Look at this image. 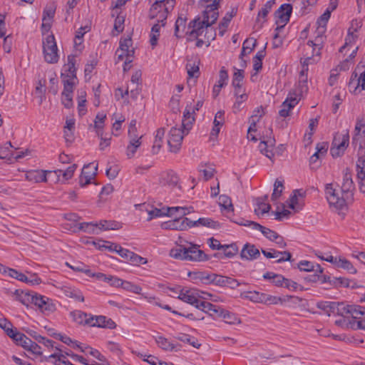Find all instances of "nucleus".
<instances>
[{"instance_id": "nucleus-1", "label": "nucleus", "mask_w": 365, "mask_h": 365, "mask_svg": "<svg viewBox=\"0 0 365 365\" xmlns=\"http://www.w3.org/2000/svg\"><path fill=\"white\" fill-rule=\"evenodd\" d=\"M202 1L210 3L205 6V10L202 11V20L200 16L195 17L188 24V29L191 30L186 33L195 38L202 34L205 29H207L215 24L219 16L218 8L220 0H202Z\"/></svg>"}, {"instance_id": "nucleus-2", "label": "nucleus", "mask_w": 365, "mask_h": 365, "mask_svg": "<svg viewBox=\"0 0 365 365\" xmlns=\"http://www.w3.org/2000/svg\"><path fill=\"white\" fill-rule=\"evenodd\" d=\"M324 192L329 205L336 210H342L349 202L333 183L326 184Z\"/></svg>"}, {"instance_id": "nucleus-3", "label": "nucleus", "mask_w": 365, "mask_h": 365, "mask_svg": "<svg viewBox=\"0 0 365 365\" xmlns=\"http://www.w3.org/2000/svg\"><path fill=\"white\" fill-rule=\"evenodd\" d=\"M128 137L129 144L127 146L126 154L129 158L134 156L137 149L140 146V139L143 135H139L138 133L137 121L132 120L128 126Z\"/></svg>"}, {"instance_id": "nucleus-4", "label": "nucleus", "mask_w": 365, "mask_h": 365, "mask_svg": "<svg viewBox=\"0 0 365 365\" xmlns=\"http://www.w3.org/2000/svg\"><path fill=\"white\" fill-rule=\"evenodd\" d=\"M58 48L53 34L48 35L43 40V53L44 59L49 63H56L58 61Z\"/></svg>"}, {"instance_id": "nucleus-5", "label": "nucleus", "mask_w": 365, "mask_h": 365, "mask_svg": "<svg viewBox=\"0 0 365 365\" xmlns=\"http://www.w3.org/2000/svg\"><path fill=\"white\" fill-rule=\"evenodd\" d=\"M338 313L342 316L344 314H349L351 315L352 320L349 321L350 327L351 323L365 320V307L359 305H344L343 303L339 304Z\"/></svg>"}, {"instance_id": "nucleus-6", "label": "nucleus", "mask_w": 365, "mask_h": 365, "mask_svg": "<svg viewBox=\"0 0 365 365\" xmlns=\"http://www.w3.org/2000/svg\"><path fill=\"white\" fill-rule=\"evenodd\" d=\"M185 135V130L181 128L173 127L170 129L168 137L170 152L178 153L180 151Z\"/></svg>"}, {"instance_id": "nucleus-7", "label": "nucleus", "mask_w": 365, "mask_h": 365, "mask_svg": "<svg viewBox=\"0 0 365 365\" xmlns=\"http://www.w3.org/2000/svg\"><path fill=\"white\" fill-rule=\"evenodd\" d=\"M292 12V6L290 4H284L274 12L276 30L281 31L284 26L289 21Z\"/></svg>"}, {"instance_id": "nucleus-8", "label": "nucleus", "mask_w": 365, "mask_h": 365, "mask_svg": "<svg viewBox=\"0 0 365 365\" xmlns=\"http://www.w3.org/2000/svg\"><path fill=\"white\" fill-rule=\"evenodd\" d=\"M173 4L169 5L166 2H163L161 5L156 7L155 11H152L150 9L149 17L153 19L158 18V22H161L163 26L165 25V20L167 19L168 14L173 10Z\"/></svg>"}, {"instance_id": "nucleus-9", "label": "nucleus", "mask_w": 365, "mask_h": 365, "mask_svg": "<svg viewBox=\"0 0 365 365\" xmlns=\"http://www.w3.org/2000/svg\"><path fill=\"white\" fill-rule=\"evenodd\" d=\"M191 220L187 217L175 216L173 220L163 222L162 227L165 230H185L190 228Z\"/></svg>"}, {"instance_id": "nucleus-10", "label": "nucleus", "mask_w": 365, "mask_h": 365, "mask_svg": "<svg viewBox=\"0 0 365 365\" xmlns=\"http://www.w3.org/2000/svg\"><path fill=\"white\" fill-rule=\"evenodd\" d=\"M354 190L355 186L351 178V175L348 170H346V173L344 174L341 192L349 202L353 201Z\"/></svg>"}, {"instance_id": "nucleus-11", "label": "nucleus", "mask_w": 365, "mask_h": 365, "mask_svg": "<svg viewBox=\"0 0 365 365\" xmlns=\"http://www.w3.org/2000/svg\"><path fill=\"white\" fill-rule=\"evenodd\" d=\"M185 260L200 262L208 259L207 255L199 249L197 245H192L189 247H185Z\"/></svg>"}, {"instance_id": "nucleus-12", "label": "nucleus", "mask_w": 365, "mask_h": 365, "mask_svg": "<svg viewBox=\"0 0 365 365\" xmlns=\"http://www.w3.org/2000/svg\"><path fill=\"white\" fill-rule=\"evenodd\" d=\"M76 130V120L73 115L67 116L63 127V137L67 143H72L74 140V133Z\"/></svg>"}, {"instance_id": "nucleus-13", "label": "nucleus", "mask_w": 365, "mask_h": 365, "mask_svg": "<svg viewBox=\"0 0 365 365\" xmlns=\"http://www.w3.org/2000/svg\"><path fill=\"white\" fill-rule=\"evenodd\" d=\"M260 256L259 251L254 245L246 243L240 252L242 259L247 260H253L257 259Z\"/></svg>"}, {"instance_id": "nucleus-14", "label": "nucleus", "mask_w": 365, "mask_h": 365, "mask_svg": "<svg viewBox=\"0 0 365 365\" xmlns=\"http://www.w3.org/2000/svg\"><path fill=\"white\" fill-rule=\"evenodd\" d=\"M48 173L51 174L52 171L43 170H30L26 174V178L27 180L34 182H46Z\"/></svg>"}, {"instance_id": "nucleus-15", "label": "nucleus", "mask_w": 365, "mask_h": 365, "mask_svg": "<svg viewBox=\"0 0 365 365\" xmlns=\"http://www.w3.org/2000/svg\"><path fill=\"white\" fill-rule=\"evenodd\" d=\"M71 316L74 322L78 324H87L91 326V322L94 321V317L80 310L71 312Z\"/></svg>"}, {"instance_id": "nucleus-16", "label": "nucleus", "mask_w": 365, "mask_h": 365, "mask_svg": "<svg viewBox=\"0 0 365 365\" xmlns=\"http://www.w3.org/2000/svg\"><path fill=\"white\" fill-rule=\"evenodd\" d=\"M61 77L63 84V91L68 93L73 92L76 85L78 83L76 74L61 73Z\"/></svg>"}, {"instance_id": "nucleus-17", "label": "nucleus", "mask_w": 365, "mask_h": 365, "mask_svg": "<svg viewBox=\"0 0 365 365\" xmlns=\"http://www.w3.org/2000/svg\"><path fill=\"white\" fill-rule=\"evenodd\" d=\"M91 327L113 329L115 328L116 324L112 319L100 315L94 317V321L91 322Z\"/></svg>"}, {"instance_id": "nucleus-18", "label": "nucleus", "mask_w": 365, "mask_h": 365, "mask_svg": "<svg viewBox=\"0 0 365 365\" xmlns=\"http://www.w3.org/2000/svg\"><path fill=\"white\" fill-rule=\"evenodd\" d=\"M180 300L190 304L197 308L200 299L196 296V293L192 290L182 289L178 297Z\"/></svg>"}, {"instance_id": "nucleus-19", "label": "nucleus", "mask_w": 365, "mask_h": 365, "mask_svg": "<svg viewBox=\"0 0 365 365\" xmlns=\"http://www.w3.org/2000/svg\"><path fill=\"white\" fill-rule=\"evenodd\" d=\"M192 227H206L212 229H219L220 224L209 217H200L197 220L192 221L190 223V228Z\"/></svg>"}, {"instance_id": "nucleus-20", "label": "nucleus", "mask_w": 365, "mask_h": 365, "mask_svg": "<svg viewBox=\"0 0 365 365\" xmlns=\"http://www.w3.org/2000/svg\"><path fill=\"white\" fill-rule=\"evenodd\" d=\"M365 133V122L361 120H358L354 129V134L352 137V145L356 146L359 144V148H362V144L360 139Z\"/></svg>"}, {"instance_id": "nucleus-21", "label": "nucleus", "mask_w": 365, "mask_h": 365, "mask_svg": "<svg viewBox=\"0 0 365 365\" xmlns=\"http://www.w3.org/2000/svg\"><path fill=\"white\" fill-rule=\"evenodd\" d=\"M300 100L297 94H289L285 101L282 103V109L279 111V114H288L292 108H293Z\"/></svg>"}, {"instance_id": "nucleus-22", "label": "nucleus", "mask_w": 365, "mask_h": 365, "mask_svg": "<svg viewBox=\"0 0 365 365\" xmlns=\"http://www.w3.org/2000/svg\"><path fill=\"white\" fill-rule=\"evenodd\" d=\"M214 284L218 286L227 287L231 289H235L240 284V283L235 279L218 274L216 276Z\"/></svg>"}, {"instance_id": "nucleus-23", "label": "nucleus", "mask_w": 365, "mask_h": 365, "mask_svg": "<svg viewBox=\"0 0 365 365\" xmlns=\"http://www.w3.org/2000/svg\"><path fill=\"white\" fill-rule=\"evenodd\" d=\"M77 165L73 164L70 165L68 168H67L66 170L58 169L53 171V173L58 177V180L66 181L73 177Z\"/></svg>"}, {"instance_id": "nucleus-24", "label": "nucleus", "mask_w": 365, "mask_h": 365, "mask_svg": "<svg viewBox=\"0 0 365 365\" xmlns=\"http://www.w3.org/2000/svg\"><path fill=\"white\" fill-rule=\"evenodd\" d=\"M167 216L185 217L186 215L192 212V207H167Z\"/></svg>"}, {"instance_id": "nucleus-25", "label": "nucleus", "mask_w": 365, "mask_h": 365, "mask_svg": "<svg viewBox=\"0 0 365 365\" xmlns=\"http://www.w3.org/2000/svg\"><path fill=\"white\" fill-rule=\"evenodd\" d=\"M165 133V130L164 128H160L156 130L153 145L152 147V153L153 154H158L162 148Z\"/></svg>"}, {"instance_id": "nucleus-26", "label": "nucleus", "mask_w": 365, "mask_h": 365, "mask_svg": "<svg viewBox=\"0 0 365 365\" xmlns=\"http://www.w3.org/2000/svg\"><path fill=\"white\" fill-rule=\"evenodd\" d=\"M349 143V138H342L340 143H339L336 146H331L330 149V153L332 157L338 158L339 156H341L344 153V151L346 150V148L348 147Z\"/></svg>"}, {"instance_id": "nucleus-27", "label": "nucleus", "mask_w": 365, "mask_h": 365, "mask_svg": "<svg viewBox=\"0 0 365 365\" xmlns=\"http://www.w3.org/2000/svg\"><path fill=\"white\" fill-rule=\"evenodd\" d=\"M349 143V138H342L340 143H339L336 146H331L330 149V153L332 157L338 158L339 156H341L344 153V151L346 150V148L348 147Z\"/></svg>"}, {"instance_id": "nucleus-28", "label": "nucleus", "mask_w": 365, "mask_h": 365, "mask_svg": "<svg viewBox=\"0 0 365 365\" xmlns=\"http://www.w3.org/2000/svg\"><path fill=\"white\" fill-rule=\"evenodd\" d=\"M225 123V119L223 115H215V119L213 120V126L210 132V138L211 140H215L220 131L221 128Z\"/></svg>"}, {"instance_id": "nucleus-29", "label": "nucleus", "mask_w": 365, "mask_h": 365, "mask_svg": "<svg viewBox=\"0 0 365 365\" xmlns=\"http://www.w3.org/2000/svg\"><path fill=\"white\" fill-rule=\"evenodd\" d=\"M33 293L34 292H24L23 290L16 289L14 292V294L16 296V298L18 301L28 307L29 304H31V302L33 300Z\"/></svg>"}, {"instance_id": "nucleus-30", "label": "nucleus", "mask_w": 365, "mask_h": 365, "mask_svg": "<svg viewBox=\"0 0 365 365\" xmlns=\"http://www.w3.org/2000/svg\"><path fill=\"white\" fill-rule=\"evenodd\" d=\"M273 0L268 1L261 9V10L258 12L257 17V22H259L261 19H262V22L260 24L259 28L261 29L262 27V25L264 22L267 21V16L269 13V11L272 9V7L274 4Z\"/></svg>"}, {"instance_id": "nucleus-31", "label": "nucleus", "mask_w": 365, "mask_h": 365, "mask_svg": "<svg viewBox=\"0 0 365 365\" xmlns=\"http://www.w3.org/2000/svg\"><path fill=\"white\" fill-rule=\"evenodd\" d=\"M106 118V115H96L93 124L89 125V129L93 128L97 135H102Z\"/></svg>"}, {"instance_id": "nucleus-32", "label": "nucleus", "mask_w": 365, "mask_h": 365, "mask_svg": "<svg viewBox=\"0 0 365 365\" xmlns=\"http://www.w3.org/2000/svg\"><path fill=\"white\" fill-rule=\"evenodd\" d=\"M261 298L259 299V303H264L265 304H282L284 302H285L284 299H282L279 297L272 296L270 294L262 293L260 294Z\"/></svg>"}, {"instance_id": "nucleus-33", "label": "nucleus", "mask_w": 365, "mask_h": 365, "mask_svg": "<svg viewBox=\"0 0 365 365\" xmlns=\"http://www.w3.org/2000/svg\"><path fill=\"white\" fill-rule=\"evenodd\" d=\"M331 12L326 9L322 15L320 16L317 21L318 28L317 33L324 34L326 30L327 23L331 16Z\"/></svg>"}, {"instance_id": "nucleus-34", "label": "nucleus", "mask_w": 365, "mask_h": 365, "mask_svg": "<svg viewBox=\"0 0 365 365\" xmlns=\"http://www.w3.org/2000/svg\"><path fill=\"white\" fill-rule=\"evenodd\" d=\"M97 225L96 227L102 230H119L121 227L120 222L112 220H101Z\"/></svg>"}, {"instance_id": "nucleus-35", "label": "nucleus", "mask_w": 365, "mask_h": 365, "mask_svg": "<svg viewBox=\"0 0 365 365\" xmlns=\"http://www.w3.org/2000/svg\"><path fill=\"white\" fill-rule=\"evenodd\" d=\"M155 341L158 346L165 351H173L175 349V346L168 341V339L163 336H158L155 337Z\"/></svg>"}, {"instance_id": "nucleus-36", "label": "nucleus", "mask_w": 365, "mask_h": 365, "mask_svg": "<svg viewBox=\"0 0 365 365\" xmlns=\"http://www.w3.org/2000/svg\"><path fill=\"white\" fill-rule=\"evenodd\" d=\"M222 250L225 257L232 258L238 253L239 248L236 243H231L230 245H223Z\"/></svg>"}, {"instance_id": "nucleus-37", "label": "nucleus", "mask_w": 365, "mask_h": 365, "mask_svg": "<svg viewBox=\"0 0 365 365\" xmlns=\"http://www.w3.org/2000/svg\"><path fill=\"white\" fill-rule=\"evenodd\" d=\"M76 56L74 55L68 56V63L63 67V72L67 74H76Z\"/></svg>"}, {"instance_id": "nucleus-38", "label": "nucleus", "mask_w": 365, "mask_h": 365, "mask_svg": "<svg viewBox=\"0 0 365 365\" xmlns=\"http://www.w3.org/2000/svg\"><path fill=\"white\" fill-rule=\"evenodd\" d=\"M81 351L92 356L99 361H105V356L98 350L88 345H83V347H81Z\"/></svg>"}, {"instance_id": "nucleus-39", "label": "nucleus", "mask_w": 365, "mask_h": 365, "mask_svg": "<svg viewBox=\"0 0 365 365\" xmlns=\"http://www.w3.org/2000/svg\"><path fill=\"white\" fill-rule=\"evenodd\" d=\"M185 247L180 245L170 251V256L178 259L185 260Z\"/></svg>"}, {"instance_id": "nucleus-40", "label": "nucleus", "mask_w": 365, "mask_h": 365, "mask_svg": "<svg viewBox=\"0 0 365 365\" xmlns=\"http://www.w3.org/2000/svg\"><path fill=\"white\" fill-rule=\"evenodd\" d=\"M195 121L194 115H183L181 120L182 130H185V134H187L192 128V124Z\"/></svg>"}, {"instance_id": "nucleus-41", "label": "nucleus", "mask_w": 365, "mask_h": 365, "mask_svg": "<svg viewBox=\"0 0 365 365\" xmlns=\"http://www.w3.org/2000/svg\"><path fill=\"white\" fill-rule=\"evenodd\" d=\"M187 17L178 16L175 24V32L174 34L177 38H180L181 36L179 34L180 29L183 32L186 28Z\"/></svg>"}, {"instance_id": "nucleus-42", "label": "nucleus", "mask_w": 365, "mask_h": 365, "mask_svg": "<svg viewBox=\"0 0 365 365\" xmlns=\"http://www.w3.org/2000/svg\"><path fill=\"white\" fill-rule=\"evenodd\" d=\"M196 279H199L204 284L215 283L216 274H207L205 272L195 273Z\"/></svg>"}, {"instance_id": "nucleus-43", "label": "nucleus", "mask_w": 365, "mask_h": 365, "mask_svg": "<svg viewBox=\"0 0 365 365\" xmlns=\"http://www.w3.org/2000/svg\"><path fill=\"white\" fill-rule=\"evenodd\" d=\"M255 225L258 227V230H259L264 235V236H265L269 240L273 242L274 240L276 239L278 234L275 231L264 227L260 224H255Z\"/></svg>"}, {"instance_id": "nucleus-44", "label": "nucleus", "mask_w": 365, "mask_h": 365, "mask_svg": "<svg viewBox=\"0 0 365 365\" xmlns=\"http://www.w3.org/2000/svg\"><path fill=\"white\" fill-rule=\"evenodd\" d=\"M339 303L331 302H320L317 303V307L322 309L327 313L329 312H334L336 309L338 310V305Z\"/></svg>"}, {"instance_id": "nucleus-45", "label": "nucleus", "mask_w": 365, "mask_h": 365, "mask_svg": "<svg viewBox=\"0 0 365 365\" xmlns=\"http://www.w3.org/2000/svg\"><path fill=\"white\" fill-rule=\"evenodd\" d=\"M219 205L227 211H233L234 207L230 197L225 195H221L219 197Z\"/></svg>"}, {"instance_id": "nucleus-46", "label": "nucleus", "mask_w": 365, "mask_h": 365, "mask_svg": "<svg viewBox=\"0 0 365 365\" xmlns=\"http://www.w3.org/2000/svg\"><path fill=\"white\" fill-rule=\"evenodd\" d=\"M336 267L339 268L344 269L351 274L356 272V269L354 267L352 264L344 258H339L337 260Z\"/></svg>"}, {"instance_id": "nucleus-47", "label": "nucleus", "mask_w": 365, "mask_h": 365, "mask_svg": "<svg viewBox=\"0 0 365 365\" xmlns=\"http://www.w3.org/2000/svg\"><path fill=\"white\" fill-rule=\"evenodd\" d=\"M220 317H222L225 319V322L230 324H235L240 322V319L235 314L225 309L223 310V314H222Z\"/></svg>"}, {"instance_id": "nucleus-48", "label": "nucleus", "mask_w": 365, "mask_h": 365, "mask_svg": "<svg viewBox=\"0 0 365 365\" xmlns=\"http://www.w3.org/2000/svg\"><path fill=\"white\" fill-rule=\"evenodd\" d=\"M66 264L75 272H83L86 275L91 274V269L82 262H76L74 265H71L68 262H66Z\"/></svg>"}, {"instance_id": "nucleus-49", "label": "nucleus", "mask_w": 365, "mask_h": 365, "mask_svg": "<svg viewBox=\"0 0 365 365\" xmlns=\"http://www.w3.org/2000/svg\"><path fill=\"white\" fill-rule=\"evenodd\" d=\"M86 93L83 90L78 91V109L79 113L86 111Z\"/></svg>"}, {"instance_id": "nucleus-50", "label": "nucleus", "mask_w": 365, "mask_h": 365, "mask_svg": "<svg viewBox=\"0 0 365 365\" xmlns=\"http://www.w3.org/2000/svg\"><path fill=\"white\" fill-rule=\"evenodd\" d=\"M121 284H122L121 287L123 289H125L126 291L131 292L135 294H140V292L142 291V288L140 286L133 284L128 281L123 280V283H121Z\"/></svg>"}, {"instance_id": "nucleus-51", "label": "nucleus", "mask_w": 365, "mask_h": 365, "mask_svg": "<svg viewBox=\"0 0 365 365\" xmlns=\"http://www.w3.org/2000/svg\"><path fill=\"white\" fill-rule=\"evenodd\" d=\"M282 182L279 180H277L274 182V190L271 197L272 201H276L281 196L282 192Z\"/></svg>"}, {"instance_id": "nucleus-52", "label": "nucleus", "mask_w": 365, "mask_h": 365, "mask_svg": "<svg viewBox=\"0 0 365 365\" xmlns=\"http://www.w3.org/2000/svg\"><path fill=\"white\" fill-rule=\"evenodd\" d=\"M228 80V73L225 67H222L219 72V80L217 81L215 85L218 86V87H224L227 85V81Z\"/></svg>"}, {"instance_id": "nucleus-53", "label": "nucleus", "mask_w": 365, "mask_h": 365, "mask_svg": "<svg viewBox=\"0 0 365 365\" xmlns=\"http://www.w3.org/2000/svg\"><path fill=\"white\" fill-rule=\"evenodd\" d=\"M177 339L184 343H187L192 345L195 348H199L200 346V344L198 343L197 340L191 338L187 334H182L181 336H178Z\"/></svg>"}, {"instance_id": "nucleus-54", "label": "nucleus", "mask_w": 365, "mask_h": 365, "mask_svg": "<svg viewBox=\"0 0 365 365\" xmlns=\"http://www.w3.org/2000/svg\"><path fill=\"white\" fill-rule=\"evenodd\" d=\"M46 300H44V303L42 304V307H41V311L44 312H46L48 313L53 312L56 310L55 304L53 303L52 299L46 297Z\"/></svg>"}, {"instance_id": "nucleus-55", "label": "nucleus", "mask_w": 365, "mask_h": 365, "mask_svg": "<svg viewBox=\"0 0 365 365\" xmlns=\"http://www.w3.org/2000/svg\"><path fill=\"white\" fill-rule=\"evenodd\" d=\"M189 78H198L200 74L199 66L195 63L193 64L187 63L186 66Z\"/></svg>"}, {"instance_id": "nucleus-56", "label": "nucleus", "mask_w": 365, "mask_h": 365, "mask_svg": "<svg viewBox=\"0 0 365 365\" xmlns=\"http://www.w3.org/2000/svg\"><path fill=\"white\" fill-rule=\"evenodd\" d=\"M133 42L130 37L125 38L124 39H121L120 41V46L119 48L116 51V53L120 51L126 52L130 49V47L132 46Z\"/></svg>"}, {"instance_id": "nucleus-57", "label": "nucleus", "mask_w": 365, "mask_h": 365, "mask_svg": "<svg viewBox=\"0 0 365 365\" xmlns=\"http://www.w3.org/2000/svg\"><path fill=\"white\" fill-rule=\"evenodd\" d=\"M73 92H66V91H63L62 92L61 101L66 108H68L73 105Z\"/></svg>"}, {"instance_id": "nucleus-58", "label": "nucleus", "mask_w": 365, "mask_h": 365, "mask_svg": "<svg viewBox=\"0 0 365 365\" xmlns=\"http://www.w3.org/2000/svg\"><path fill=\"white\" fill-rule=\"evenodd\" d=\"M166 183L170 186L175 187L178 183V176L173 171H170L167 173V175L165 178Z\"/></svg>"}, {"instance_id": "nucleus-59", "label": "nucleus", "mask_w": 365, "mask_h": 365, "mask_svg": "<svg viewBox=\"0 0 365 365\" xmlns=\"http://www.w3.org/2000/svg\"><path fill=\"white\" fill-rule=\"evenodd\" d=\"M32 342L33 341L22 333L16 344L19 346H21L25 350L28 351Z\"/></svg>"}, {"instance_id": "nucleus-60", "label": "nucleus", "mask_w": 365, "mask_h": 365, "mask_svg": "<svg viewBox=\"0 0 365 365\" xmlns=\"http://www.w3.org/2000/svg\"><path fill=\"white\" fill-rule=\"evenodd\" d=\"M203 101H198L195 106H192V105H187L185 110L183 114H195L196 111H198L200 108L202 106Z\"/></svg>"}, {"instance_id": "nucleus-61", "label": "nucleus", "mask_w": 365, "mask_h": 365, "mask_svg": "<svg viewBox=\"0 0 365 365\" xmlns=\"http://www.w3.org/2000/svg\"><path fill=\"white\" fill-rule=\"evenodd\" d=\"M6 334L12 339L16 343L19 340V338L22 334V333L17 331V329L15 328H13L12 327L6 328V329L4 331Z\"/></svg>"}, {"instance_id": "nucleus-62", "label": "nucleus", "mask_w": 365, "mask_h": 365, "mask_svg": "<svg viewBox=\"0 0 365 365\" xmlns=\"http://www.w3.org/2000/svg\"><path fill=\"white\" fill-rule=\"evenodd\" d=\"M129 260L135 265L145 264L148 262L147 259L134 252H131Z\"/></svg>"}, {"instance_id": "nucleus-63", "label": "nucleus", "mask_w": 365, "mask_h": 365, "mask_svg": "<svg viewBox=\"0 0 365 365\" xmlns=\"http://www.w3.org/2000/svg\"><path fill=\"white\" fill-rule=\"evenodd\" d=\"M298 267L301 271L311 272L314 270V265L309 261L302 260L299 262Z\"/></svg>"}, {"instance_id": "nucleus-64", "label": "nucleus", "mask_w": 365, "mask_h": 365, "mask_svg": "<svg viewBox=\"0 0 365 365\" xmlns=\"http://www.w3.org/2000/svg\"><path fill=\"white\" fill-rule=\"evenodd\" d=\"M357 179L359 181V190L361 192L365 193V173L363 170H359L357 174Z\"/></svg>"}]
</instances>
